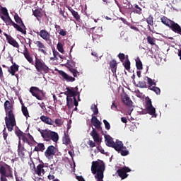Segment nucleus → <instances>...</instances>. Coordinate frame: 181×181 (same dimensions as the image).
<instances>
[{
  "mask_svg": "<svg viewBox=\"0 0 181 181\" xmlns=\"http://www.w3.org/2000/svg\"><path fill=\"white\" fill-rule=\"evenodd\" d=\"M66 91L64 92L65 95H66V105L69 110H71L75 105V107L78 106V102L76 97L78 95V100L80 101V92H78V88H69L66 87Z\"/></svg>",
  "mask_w": 181,
  "mask_h": 181,
  "instance_id": "1",
  "label": "nucleus"
},
{
  "mask_svg": "<svg viewBox=\"0 0 181 181\" xmlns=\"http://www.w3.org/2000/svg\"><path fill=\"white\" fill-rule=\"evenodd\" d=\"M105 171V163L101 160L92 162L91 172L95 175V177H100L104 176Z\"/></svg>",
  "mask_w": 181,
  "mask_h": 181,
  "instance_id": "2",
  "label": "nucleus"
},
{
  "mask_svg": "<svg viewBox=\"0 0 181 181\" xmlns=\"http://www.w3.org/2000/svg\"><path fill=\"white\" fill-rule=\"evenodd\" d=\"M37 131L46 142H50V141H52L53 142L57 143L59 141V134H57V132L48 129H41L40 128H38Z\"/></svg>",
  "mask_w": 181,
  "mask_h": 181,
  "instance_id": "3",
  "label": "nucleus"
},
{
  "mask_svg": "<svg viewBox=\"0 0 181 181\" xmlns=\"http://www.w3.org/2000/svg\"><path fill=\"white\" fill-rule=\"evenodd\" d=\"M8 179H13V171L11 165L4 163L0 165V181H8Z\"/></svg>",
  "mask_w": 181,
  "mask_h": 181,
  "instance_id": "4",
  "label": "nucleus"
},
{
  "mask_svg": "<svg viewBox=\"0 0 181 181\" xmlns=\"http://www.w3.org/2000/svg\"><path fill=\"white\" fill-rule=\"evenodd\" d=\"M35 67L40 74H47L50 72V68L43 62V59L35 57Z\"/></svg>",
  "mask_w": 181,
  "mask_h": 181,
  "instance_id": "5",
  "label": "nucleus"
},
{
  "mask_svg": "<svg viewBox=\"0 0 181 181\" xmlns=\"http://www.w3.org/2000/svg\"><path fill=\"white\" fill-rule=\"evenodd\" d=\"M7 117H5L6 127L9 132L13 131V127L16 126V119L13 111L6 112Z\"/></svg>",
  "mask_w": 181,
  "mask_h": 181,
  "instance_id": "6",
  "label": "nucleus"
},
{
  "mask_svg": "<svg viewBox=\"0 0 181 181\" xmlns=\"http://www.w3.org/2000/svg\"><path fill=\"white\" fill-rule=\"evenodd\" d=\"M30 93H31L33 97H35L40 101L45 100V97H46V93L36 86L30 87Z\"/></svg>",
  "mask_w": 181,
  "mask_h": 181,
  "instance_id": "7",
  "label": "nucleus"
},
{
  "mask_svg": "<svg viewBox=\"0 0 181 181\" xmlns=\"http://www.w3.org/2000/svg\"><path fill=\"white\" fill-rule=\"evenodd\" d=\"M90 135L91 137L93 138L94 142H95L98 145L97 149L98 151L100 152V153H103V155L105 154V151L101 146H100L101 144V139H100V135H98V133L95 130V129L93 128V131L90 132Z\"/></svg>",
  "mask_w": 181,
  "mask_h": 181,
  "instance_id": "8",
  "label": "nucleus"
},
{
  "mask_svg": "<svg viewBox=\"0 0 181 181\" xmlns=\"http://www.w3.org/2000/svg\"><path fill=\"white\" fill-rule=\"evenodd\" d=\"M142 114H149L150 115H155L156 110L153 105H152V100L150 98L146 101V110H143Z\"/></svg>",
  "mask_w": 181,
  "mask_h": 181,
  "instance_id": "9",
  "label": "nucleus"
},
{
  "mask_svg": "<svg viewBox=\"0 0 181 181\" xmlns=\"http://www.w3.org/2000/svg\"><path fill=\"white\" fill-rule=\"evenodd\" d=\"M147 78V83L148 85V90H151V91H154L156 94L159 95L160 94V88L158 87H156V82H155V80H152V78L149 77H146Z\"/></svg>",
  "mask_w": 181,
  "mask_h": 181,
  "instance_id": "10",
  "label": "nucleus"
},
{
  "mask_svg": "<svg viewBox=\"0 0 181 181\" xmlns=\"http://www.w3.org/2000/svg\"><path fill=\"white\" fill-rule=\"evenodd\" d=\"M56 155V147L54 146H49L45 152V156L47 159H53V156Z\"/></svg>",
  "mask_w": 181,
  "mask_h": 181,
  "instance_id": "11",
  "label": "nucleus"
},
{
  "mask_svg": "<svg viewBox=\"0 0 181 181\" xmlns=\"http://www.w3.org/2000/svg\"><path fill=\"white\" fill-rule=\"evenodd\" d=\"M129 172H131V170L128 167H123L117 170L118 175L122 180L127 179V177H128V174L127 173H128Z\"/></svg>",
  "mask_w": 181,
  "mask_h": 181,
  "instance_id": "12",
  "label": "nucleus"
},
{
  "mask_svg": "<svg viewBox=\"0 0 181 181\" xmlns=\"http://www.w3.org/2000/svg\"><path fill=\"white\" fill-rule=\"evenodd\" d=\"M92 125L98 129V131H101L102 134H104V132H103V127H101V122L98 120L97 116H92V119L90 120Z\"/></svg>",
  "mask_w": 181,
  "mask_h": 181,
  "instance_id": "13",
  "label": "nucleus"
},
{
  "mask_svg": "<svg viewBox=\"0 0 181 181\" xmlns=\"http://www.w3.org/2000/svg\"><path fill=\"white\" fill-rule=\"evenodd\" d=\"M35 169V172L37 176H43L46 171H45V163L39 164L37 168L35 167V163L33 164Z\"/></svg>",
  "mask_w": 181,
  "mask_h": 181,
  "instance_id": "14",
  "label": "nucleus"
},
{
  "mask_svg": "<svg viewBox=\"0 0 181 181\" xmlns=\"http://www.w3.org/2000/svg\"><path fill=\"white\" fill-rule=\"evenodd\" d=\"M4 36H6V40L9 45L13 46V47H16V49H19V43L17 42L12 36L8 35L6 33H4Z\"/></svg>",
  "mask_w": 181,
  "mask_h": 181,
  "instance_id": "15",
  "label": "nucleus"
},
{
  "mask_svg": "<svg viewBox=\"0 0 181 181\" xmlns=\"http://www.w3.org/2000/svg\"><path fill=\"white\" fill-rule=\"evenodd\" d=\"M35 45H36L37 47L38 48V52L42 53V54L45 55L47 54V48L46 47L45 44H43V42H42L41 41H36L35 42Z\"/></svg>",
  "mask_w": 181,
  "mask_h": 181,
  "instance_id": "16",
  "label": "nucleus"
},
{
  "mask_svg": "<svg viewBox=\"0 0 181 181\" xmlns=\"http://www.w3.org/2000/svg\"><path fill=\"white\" fill-rule=\"evenodd\" d=\"M17 152L18 156L21 158H25V153L28 152L26 148H25V145H22L21 141H18Z\"/></svg>",
  "mask_w": 181,
  "mask_h": 181,
  "instance_id": "17",
  "label": "nucleus"
},
{
  "mask_svg": "<svg viewBox=\"0 0 181 181\" xmlns=\"http://www.w3.org/2000/svg\"><path fill=\"white\" fill-rule=\"evenodd\" d=\"M37 35H39L45 42L50 40V34L46 30H41L40 32L37 33Z\"/></svg>",
  "mask_w": 181,
  "mask_h": 181,
  "instance_id": "18",
  "label": "nucleus"
},
{
  "mask_svg": "<svg viewBox=\"0 0 181 181\" xmlns=\"http://www.w3.org/2000/svg\"><path fill=\"white\" fill-rule=\"evenodd\" d=\"M23 54L26 59V60L30 63V64H33V57L30 55V52H29V49H28V47L26 46H24V51L23 52Z\"/></svg>",
  "mask_w": 181,
  "mask_h": 181,
  "instance_id": "19",
  "label": "nucleus"
},
{
  "mask_svg": "<svg viewBox=\"0 0 181 181\" xmlns=\"http://www.w3.org/2000/svg\"><path fill=\"white\" fill-rule=\"evenodd\" d=\"M59 74L62 76V77L66 81L73 83V81H76V78L74 77L69 76L66 72L63 71H59Z\"/></svg>",
  "mask_w": 181,
  "mask_h": 181,
  "instance_id": "20",
  "label": "nucleus"
},
{
  "mask_svg": "<svg viewBox=\"0 0 181 181\" xmlns=\"http://www.w3.org/2000/svg\"><path fill=\"white\" fill-rule=\"evenodd\" d=\"M8 71L10 73V74H11V76H16V77H18V75H16L15 73H16V71H19L18 65L16 64V63H14L12 66H11Z\"/></svg>",
  "mask_w": 181,
  "mask_h": 181,
  "instance_id": "21",
  "label": "nucleus"
},
{
  "mask_svg": "<svg viewBox=\"0 0 181 181\" xmlns=\"http://www.w3.org/2000/svg\"><path fill=\"white\" fill-rule=\"evenodd\" d=\"M40 119H41V121L45 124H47V125H53V124H54V122L52 119V118L47 116L42 115L40 117Z\"/></svg>",
  "mask_w": 181,
  "mask_h": 181,
  "instance_id": "22",
  "label": "nucleus"
},
{
  "mask_svg": "<svg viewBox=\"0 0 181 181\" xmlns=\"http://www.w3.org/2000/svg\"><path fill=\"white\" fill-rule=\"evenodd\" d=\"M122 100L123 101L124 104L127 105V107L132 106V100H131V98H129V96L127 95V93L122 96Z\"/></svg>",
  "mask_w": 181,
  "mask_h": 181,
  "instance_id": "23",
  "label": "nucleus"
},
{
  "mask_svg": "<svg viewBox=\"0 0 181 181\" xmlns=\"http://www.w3.org/2000/svg\"><path fill=\"white\" fill-rule=\"evenodd\" d=\"M146 23H148V30L152 33H154L153 30L151 28V26H153V16L151 14L148 16V17L146 19Z\"/></svg>",
  "mask_w": 181,
  "mask_h": 181,
  "instance_id": "24",
  "label": "nucleus"
},
{
  "mask_svg": "<svg viewBox=\"0 0 181 181\" xmlns=\"http://www.w3.org/2000/svg\"><path fill=\"white\" fill-rule=\"evenodd\" d=\"M114 149L117 151V152H119L122 149H124V144L122 141L117 140L116 142L113 144Z\"/></svg>",
  "mask_w": 181,
  "mask_h": 181,
  "instance_id": "25",
  "label": "nucleus"
},
{
  "mask_svg": "<svg viewBox=\"0 0 181 181\" xmlns=\"http://www.w3.org/2000/svg\"><path fill=\"white\" fill-rule=\"evenodd\" d=\"M1 18L6 23V26H13V23H15L12 21V19L11 18V17H9V16H7V17L1 16Z\"/></svg>",
  "mask_w": 181,
  "mask_h": 181,
  "instance_id": "26",
  "label": "nucleus"
},
{
  "mask_svg": "<svg viewBox=\"0 0 181 181\" xmlns=\"http://www.w3.org/2000/svg\"><path fill=\"white\" fill-rule=\"evenodd\" d=\"M4 109L6 112L13 111V105H12L9 100H6L4 102Z\"/></svg>",
  "mask_w": 181,
  "mask_h": 181,
  "instance_id": "27",
  "label": "nucleus"
},
{
  "mask_svg": "<svg viewBox=\"0 0 181 181\" xmlns=\"http://www.w3.org/2000/svg\"><path fill=\"white\" fill-rule=\"evenodd\" d=\"M105 139L106 141L107 146H109L110 148H112L114 146V144H115V142H114V141L111 138V136H107L106 134H105Z\"/></svg>",
  "mask_w": 181,
  "mask_h": 181,
  "instance_id": "28",
  "label": "nucleus"
},
{
  "mask_svg": "<svg viewBox=\"0 0 181 181\" xmlns=\"http://www.w3.org/2000/svg\"><path fill=\"white\" fill-rule=\"evenodd\" d=\"M160 21H161V23H163V25H165V26H167L168 28H169V26L170 25V24L172 23V22H173V21L168 18V17L163 16L160 18Z\"/></svg>",
  "mask_w": 181,
  "mask_h": 181,
  "instance_id": "29",
  "label": "nucleus"
},
{
  "mask_svg": "<svg viewBox=\"0 0 181 181\" xmlns=\"http://www.w3.org/2000/svg\"><path fill=\"white\" fill-rule=\"evenodd\" d=\"M117 66H118V63H117V61H115V59L110 61V67L112 73H113V74H115V73H117Z\"/></svg>",
  "mask_w": 181,
  "mask_h": 181,
  "instance_id": "30",
  "label": "nucleus"
},
{
  "mask_svg": "<svg viewBox=\"0 0 181 181\" xmlns=\"http://www.w3.org/2000/svg\"><path fill=\"white\" fill-rule=\"evenodd\" d=\"M13 26L18 32H21L23 35H26V27L25 26V28H23V27L21 26V25H19L15 23H13Z\"/></svg>",
  "mask_w": 181,
  "mask_h": 181,
  "instance_id": "31",
  "label": "nucleus"
},
{
  "mask_svg": "<svg viewBox=\"0 0 181 181\" xmlns=\"http://www.w3.org/2000/svg\"><path fill=\"white\" fill-rule=\"evenodd\" d=\"M46 147L45 146V144L43 143H37V146L35 147V152H44Z\"/></svg>",
  "mask_w": 181,
  "mask_h": 181,
  "instance_id": "32",
  "label": "nucleus"
},
{
  "mask_svg": "<svg viewBox=\"0 0 181 181\" xmlns=\"http://www.w3.org/2000/svg\"><path fill=\"white\" fill-rule=\"evenodd\" d=\"M69 11L71 12L74 19H76V22H80V21H81V18L80 17V15L78 14V12L74 11V9L73 8H69Z\"/></svg>",
  "mask_w": 181,
  "mask_h": 181,
  "instance_id": "33",
  "label": "nucleus"
},
{
  "mask_svg": "<svg viewBox=\"0 0 181 181\" xmlns=\"http://www.w3.org/2000/svg\"><path fill=\"white\" fill-rule=\"evenodd\" d=\"M146 40L148 45H151V46H155L156 45V38L153 37V35H146Z\"/></svg>",
  "mask_w": 181,
  "mask_h": 181,
  "instance_id": "34",
  "label": "nucleus"
},
{
  "mask_svg": "<svg viewBox=\"0 0 181 181\" xmlns=\"http://www.w3.org/2000/svg\"><path fill=\"white\" fill-rule=\"evenodd\" d=\"M33 15L37 18V19H39L38 18H42L43 16V13H42V8L33 10Z\"/></svg>",
  "mask_w": 181,
  "mask_h": 181,
  "instance_id": "35",
  "label": "nucleus"
},
{
  "mask_svg": "<svg viewBox=\"0 0 181 181\" xmlns=\"http://www.w3.org/2000/svg\"><path fill=\"white\" fill-rule=\"evenodd\" d=\"M14 21L22 28H25V24L23 23V21H22V18H21V17H19V15H18L17 13L14 15Z\"/></svg>",
  "mask_w": 181,
  "mask_h": 181,
  "instance_id": "36",
  "label": "nucleus"
},
{
  "mask_svg": "<svg viewBox=\"0 0 181 181\" xmlns=\"http://www.w3.org/2000/svg\"><path fill=\"white\" fill-rule=\"evenodd\" d=\"M21 111L24 117H25V118H29V117H30L29 115V111L28 110V107H26L23 103H22Z\"/></svg>",
  "mask_w": 181,
  "mask_h": 181,
  "instance_id": "37",
  "label": "nucleus"
},
{
  "mask_svg": "<svg viewBox=\"0 0 181 181\" xmlns=\"http://www.w3.org/2000/svg\"><path fill=\"white\" fill-rule=\"evenodd\" d=\"M119 153H120L122 156H127L129 155V151L127 149V147L123 146V148L119 151Z\"/></svg>",
  "mask_w": 181,
  "mask_h": 181,
  "instance_id": "38",
  "label": "nucleus"
},
{
  "mask_svg": "<svg viewBox=\"0 0 181 181\" xmlns=\"http://www.w3.org/2000/svg\"><path fill=\"white\" fill-rule=\"evenodd\" d=\"M123 66L125 70H127V71L131 70V62H129V60H127L123 62Z\"/></svg>",
  "mask_w": 181,
  "mask_h": 181,
  "instance_id": "39",
  "label": "nucleus"
},
{
  "mask_svg": "<svg viewBox=\"0 0 181 181\" xmlns=\"http://www.w3.org/2000/svg\"><path fill=\"white\" fill-rule=\"evenodd\" d=\"M136 67L137 70H142L144 67L142 66V62H141V59H138L136 60Z\"/></svg>",
  "mask_w": 181,
  "mask_h": 181,
  "instance_id": "40",
  "label": "nucleus"
},
{
  "mask_svg": "<svg viewBox=\"0 0 181 181\" xmlns=\"http://www.w3.org/2000/svg\"><path fill=\"white\" fill-rule=\"evenodd\" d=\"M62 142L64 145H70V137L69 135H65V136L62 139Z\"/></svg>",
  "mask_w": 181,
  "mask_h": 181,
  "instance_id": "41",
  "label": "nucleus"
},
{
  "mask_svg": "<svg viewBox=\"0 0 181 181\" xmlns=\"http://www.w3.org/2000/svg\"><path fill=\"white\" fill-rule=\"evenodd\" d=\"M123 3L122 9H132V4L130 2Z\"/></svg>",
  "mask_w": 181,
  "mask_h": 181,
  "instance_id": "42",
  "label": "nucleus"
},
{
  "mask_svg": "<svg viewBox=\"0 0 181 181\" xmlns=\"http://www.w3.org/2000/svg\"><path fill=\"white\" fill-rule=\"evenodd\" d=\"M135 10L134 12L135 13H137L138 15H141L142 14V8L138 6V4H136L134 6Z\"/></svg>",
  "mask_w": 181,
  "mask_h": 181,
  "instance_id": "43",
  "label": "nucleus"
},
{
  "mask_svg": "<svg viewBox=\"0 0 181 181\" xmlns=\"http://www.w3.org/2000/svg\"><path fill=\"white\" fill-rule=\"evenodd\" d=\"M90 110L93 111L95 115L98 114V107H97L96 105H92L90 107Z\"/></svg>",
  "mask_w": 181,
  "mask_h": 181,
  "instance_id": "44",
  "label": "nucleus"
},
{
  "mask_svg": "<svg viewBox=\"0 0 181 181\" xmlns=\"http://www.w3.org/2000/svg\"><path fill=\"white\" fill-rule=\"evenodd\" d=\"M63 119L62 118H57L54 120V124L57 125V127H62L63 125Z\"/></svg>",
  "mask_w": 181,
  "mask_h": 181,
  "instance_id": "45",
  "label": "nucleus"
},
{
  "mask_svg": "<svg viewBox=\"0 0 181 181\" xmlns=\"http://www.w3.org/2000/svg\"><path fill=\"white\" fill-rule=\"evenodd\" d=\"M57 49L60 52V53H64V49H63V44L59 42L57 45Z\"/></svg>",
  "mask_w": 181,
  "mask_h": 181,
  "instance_id": "46",
  "label": "nucleus"
},
{
  "mask_svg": "<svg viewBox=\"0 0 181 181\" xmlns=\"http://www.w3.org/2000/svg\"><path fill=\"white\" fill-rule=\"evenodd\" d=\"M93 43H98V40H100V35L95 34L92 36Z\"/></svg>",
  "mask_w": 181,
  "mask_h": 181,
  "instance_id": "47",
  "label": "nucleus"
},
{
  "mask_svg": "<svg viewBox=\"0 0 181 181\" xmlns=\"http://www.w3.org/2000/svg\"><path fill=\"white\" fill-rule=\"evenodd\" d=\"M103 123L105 129H107V131H110V129H111V125L110 124V122H108V121H107L106 119H104Z\"/></svg>",
  "mask_w": 181,
  "mask_h": 181,
  "instance_id": "48",
  "label": "nucleus"
},
{
  "mask_svg": "<svg viewBox=\"0 0 181 181\" xmlns=\"http://www.w3.org/2000/svg\"><path fill=\"white\" fill-rule=\"evenodd\" d=\"M69 71L72 73L74 77H77V76H80V72H78L76 69H70Z\"/></svg>",
  "mask_w": 181,
  "mask_h": 181,
  "instance_id": "49",
  "label": "nucleus"
},
{
  "mask_svg": "<svg viewBox=\"0 0 181 181\" xmlns=\"http://www.w3.org/2000/svg\"><path fill=\"white\" fill-rule=\"evenodd\" d=\"M139 87L140 88H148V86H146V82H145V81H139Z\"/></svg>",
  "mask_w": 181,
  "mask_h": 181,
  "instance_id": "50",
  "label": "nucleus"
},
{
  "mask_svg": "<svg viewBox=\"0 0 181 181\" xmlns=\"http://www.w3.org/2000/svg\"><path fill=\"white\" fill-rule=\"evenodd\" d=\"M117 57L119 59L120 62H122V63H124V61L125 60V54L124 53H119L117 55Z\"/></svg>",
  "mask_w": 181,
  "mask_h": 181,
  "instance_id": "51",
  "label": "nucleus"
},
{
  "mask_svg": "<svg viewBox=\"0 0 181 181\" xmlns=\"http://www.w3.org/2000/svg\"><path fill=\"white\" fill-rule=\"evenodd\" d=\"M20 139H21L23 142L24 143L26 142L27 144H28V145H30V142H29V139H28V137H26L25 134H23Z\"/></svg>",
  "mask_w": 181,
  "mask_h": 181,
  "instance_id": "52",
  "label": "nucleus"
},
{
  "mask_svg": "<svg viewBox=\"0 0 181 181\" xmlns=\"http://www.w3.org/2000/svg\"><path fill=\"white\" fill-rule=\"evenodd\" d=\"M1 12L4 16H9V13H8V9L6 8L2 7Z\"/></svg>",
  "mask_w": 181,
  "mask_h": 181,
  "instance_id": "53",
  "label": "nucleus"
},
{
  "mask_svg": "<svg viewBox=\"0 0 181 181\" xmlns=\"http://www.w3.org/2000/svg\"><path fill=\"white\" fill-rule=\"evenodd\" d=\"M14 176L16 177V181H25L23 178L18 175V173H16V171H14Z\"/></svg>",
  "mask_w": 181,
  "mask_h": 181,
  "instance_id": "54",
  "label": "nucleus"
},
{
  "mask_svg": "<svg viewBox=\"0 0 181 181\" xmlns=\"http://www.w3.org/2000/svg\"><path fill=\"white\" fill-rule=\"evenodd\" d=\"M2 132H3V138L4 141H6V139L8 138V132H6V127H4Z\"/></svg>",
  "mask_w": 181,
  "mask_h": 181,
  "instance_id": "55",
  "label": "nucleus"
},
{
  "mask_svg": "<svg viewBox=\"0 0 181 181\" xmlns=\"http://www.w3.org/2000/svg\"><path fill=\"white\" fill-rule=\"evenodd\" d=\"M87 144L90 148H95V142L93 141V140H89Z\"/></svg>",
  "mask_w": 181,
  "mask_h": 181,
  "instance_id": "56",
  "label": "nucleus"
},
{
  "mask_svg": "<svg viewBox=\"0 0 181 181\" xmlns=\"http://www.w3.org/2000/svg\"><path fill=\"white\" fill-rule=\"evenodd\" d=\"M58 33L59 35H61V36H66V35H67V31H66L63 29H60Z\"/></svg>",
  "mask_w": 181,
  "mask_h": 181,
  "instance_id": "57",
  "label": "nucleus"
},
{
  "mask_svg": "<svg viewBox=\"0 0 181 181\" xmlns=\"http://www.w3.org/2000/svg\"><path fill=\"white\" fill-rule=\"evenodd\" d=\"M136 97H139V98H142V97H144V93H141L139 90L136 91Z\"/></svg>",
  "mask_w": 181,
  "mask_h": 181,
  "instance_id": "58",
  "label": "nucleus"
},
{
  "mask_svg": "<svg viewBox=\"0 0 181 181\" xmlns=\"http://www.w3.org/2000/svg\"><path fill=\"white\" fill-rule=\"evenodd\" d=\"M16 135L19 138V139L21 138V136L23 135V132L22 131L19 130L16 132Z\"/></svg>",
  "mask_w": 181,
  "mask_h": 181,
  "instance_id": "59",
  "label": "nucleus"
},
{
  "mask_svg": "<svg viewBox=\"0 0 181 181\" xmlns=\"http://www.w3.org/2000/svg\"><path fill=\"white\" fill-rule=\"evenodd\" d=\"M27 136H28L29 140H30L31 142L35 141V139L33 138V136H31V135H30V133H28V134H27Z\"/></svg>",
  "mask_w": 181,
  "mask_h": 181,
  "instance_id": "60",
  "label": "nucleus"
},
{
  "mask_svg": "<svg viewBox=\"0 0 181 181\" xmlns=\"http://www.w3.org/2000/svg\"><path fill=\"white\" fill-rule=\"evenodd\" d=\"M120 21H122V22H123V23H124V25H129V23L127 21V19H125L124 18H120Z\"/></svg>",
  "mask_w": 181,
  "mask_h": 181,
  "instance_id": "61",
  "label": "nucleus"
},
{
  "mask_svg": "<svg viewBox=\"0 0 181 181\" xmlns=\"http://www.w3.org/2000/svg\"><path fill=\"white\" fill-rule=\"evenodd\" d=\"M53 54H54V57H57V56H59V52H57V50H56V49H54L53 51Z\"/></svg>",
  "mask_w": 181,
  "mask_h": 181,
  "instance_id": "62",
  "label": "nucleus"
},
{
  "mask_svg": "<svg viewBox=\"0 0 181 181\" xmlns=\"http://www.w3.org/2000/svg\"><path fill=\"white\" fill-rule=\"evenodd\" d=\"M76 179H77V180H78V181H86V180H84V178L83 177V176H76Z\"/></svg>",
  "mask_w": 181,
  "mask_h": 181,
  "instance_id": "63",
  "label": "nucleus"
},
{
  "mask_svg": "<svg viewBox=\"0 0 181 181\" xmlns=\"http://www.w3.org/2000/svg\"><path fill=\"white\" fill-rule=\"evenodd\" d=\"M54 28H55L57 32H59L60 29H62V28L60 27V25H57V24H56V25H54Z\"/></svg>",
  "mask_w": 181,
  "mask_h": 181,
  "instance_id": "64",
  "label": "nucleus"
}]
</instances>
